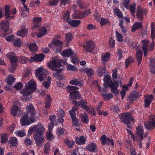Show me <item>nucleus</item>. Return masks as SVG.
<instances>
[{"label": "nucleus", "mask_w": 155, "mask_h": 155, "mask_svg": "<svg viewBox=\"0 0 155 155\" xmlns=\"http://www.w3.org/2000/svg\"><path fill=\"white\" fill-rule=\"evenodd\" d=\"M104 84H108L109 87L111 89L112 93L115 94H117L118 93L117 87L120 84L122 85V83L120 79H118L112 82L111 78L109 75H105L104 78Z\"/></svg>", "instance_id": "f257e3e1"}, {"label": "nucleus", "mask_w": 155, "mask_h": 155, "mask_svg": "<svg viewBox=\"0 0 155 155\" xmlns=\"http://www.w3.org/2000/svg\"><path fill=\"white\" fill-rule=\"evenodd\" d=\"M119 116L121 121L124 124H126L128 128H131L132 125L130 124V120L134 123L135 121V120L130 114L128 113H121L119 115Z\"/></svg>", "instance_id": "f03ea898"}, {"label": "nucleus", "mask_w": 155, "mask_h": 155, "mask_svg": "<svg viewBox=\"0 0 155 155\" xmlns=\"http://www.w3.org/2000/svg\"><path fill=\"white\" fill-rule=\"evenodd\" d=\"M136 137H135V141H136L139 145L140 148L142 147L141 142L143 138V134L144 131L143 127L140 125H138L136 129Z\"/></svg>", "instance_id": "7ed1b4c3"}, {"label": "nucleus", "mask_w": 155, "mask_h": 155, "mask_svg": "<svg viewBox=\"0 0 155 155\" xmlns=\"http://www.w3.org/2000/svg\"><path fill=\"white\" fill-rule=\"evenodd\" d=\"M77 87L68 86V91L70 93L69 97L72 99H81V95L80 93L75 90L78 89Z\"/></svg>", "instance_id": "20e7f679"}, {"label": "nucleus", "mask_w": 155, "mask_h": 155, "mask_svg": "<svg viewBox=\"0 0 155 155\" xmlns=\"http://www.w3.org/2000/svg\"><path fill=\"white\" fill-rule=\"evenodd\" d=\"M35 71V76L40 81L44 80V79L46 78V76L49 73L47 70H45L42 67L36 69Z\"/></svg>", "instance_id": "39448f33"}, {"label": "nucleus", "mask_w": 155, "mask_h": 155, "mask_svg": "<svg viewBox=\"0 0 155 155\" xmlns=\"http://www.w3.org/2000/svg\"><path fill=\"white\" fill-rule=\"evenodd\" d=\"M149 118L151 120L147 122H144V124L147 129L149 130H151L155 128V115H150Z\"/></svg>", "instance_id": "423d86ee"}, {"label": "nucleus", "mask_w": 155, "mask_h": 155, "mask_svg": "<svg viewBox=\"0 0 155 155\" xmlns=\"http://www.w3.org/2000/svg\"><path fill=\"white\" fill-rule=\"evenodd\" d=\"M62 62V60L53 59L48 64V66L53 71H56V70L58 69L56 68L60 67L61 66V63Z\"/></svg>", "instance_id": "0eeeda50"}, {"label": "nucleus", "mask_w": 155, "mask_h": 155, "mask_svg": "<svg viewBox=\"0 0 155 155\" xmlns=\"http://www.w3.org/2000/svg\"><path fill=\"white\" fill-rule=\"evenodd\" d=\"M95 45V42L93 41L89 40L86 42V46L83 45L84 48L86 47L85 51L86 52H91L94 49Z\"/></svg>", "instance_id": "6e6552de"}, {"label": "nucleus", "mask_w": 155, "mask_h": 155, "mask_svg": "<svg viewBox=\"0 0 155 155\" xmlns=\"http://www.w3.org/2000/svg\"><path fill=\"white\" fill-rule=\"evenodd\" d=\"M33 137L37 146L40 147L42 146V143L44 142V139L42 135H39L37 133L33 135Z\"/></svg>", "instance_id": "1a4fd4ad"}, {"label": "nucleus", "mask_w": 155, "mask_h": 155, "mask_svg": "<svg viewBox=\"0 0 155 155\" xmlns=\"http://www.w3.org/2000/svg\"><path fill=\"white\" fill-rule=\"evenodd\" d=\"M21 93L23 95L22 98L23 100H25V101H29V98L28 97H25V96H28L33 92L28 88L27 87H25L22 90L20 91Z\"/></svg>", "instance_id": "9d476101"}, {"label": "nucleus", "mask_w": 155, "mask_h": 155, "mask_svg": "<svg viewBox=\"0 0 155 155\" xmlns=\"http://www.w3.org/2000/svg\"><path fill=\"white\" fill-rule=\"evenodd\" d=\"M44 54H37L34 56L33 57H31L29 61L31 63L35 61L41 62L44 59Z\"/></svg>", "instance_id": "9b49d317"}, {"label": "nucleus", "mask_w": 155, "mask_h": 155, "mask_svg": "<svg viewBox=\"0 0 155 155\" xmlns=\"http://www.w3.org/2000/svg\"><path fill=\"white\" fill-rule=\"evenodd\" d=\"M36 84L34 80H31L26 84L25 87H27L28 88L33 92L36 89Z\"/></svg>", "instance_id": "f8f14e48"}, {"label": "nucleus", "mask_w": 155, "mask_h": 155, "mask_svg": "<svg viewBox=\"0 0 155 155\" xmlns=\"http://www.w3.org/2000/svg\"><path fill=\"white\" fill-rule=\"evenodd\" d=\"M63 68H60L58 70H56L57 72L53 74L54 77L59 80L64 79L65 78V76L59 74L63 71Z\"/></svg>", "instance_id": "ddd939ff"}, {"label": "nucleus", "mask_w": 155, "mask_h": 155, "mask_svg": "<svg viewBox=\"0 0 155 155\" xmlns=\"http://www.w3.org/2000/svg\"><path fill=\"white\" fill-rule=\"evenodd\" d=\"M19 111L20 114H22V111L18 108V106L16 105H13L12 108L10 111L11 114L14 116H15L17 115V112Z\"/></svg>", "instance_id": "4468645a"}, {"label": "nucleus", "mask_w": 155, "mask_h": 155, "mask_svg": "<svg viewBox=\"0 0 155 155\" xmlns=\"http://www.w3.org/2000/svg\"><path fill=\"white\" fill-rule=\"evenodd\" d=\"M73 103H75V105L73 106L72 109L69 111V113L71 118L76 116L75 111L78 110V102L76 101H72Z\"/></svg>", "instance_id": "2eb2a0df"}, {"label": "nucleus", "mask_w": 155, "mask_h": 155, "mask_svg": "<svg viewBox=\"0 0 155 155\" xmlns=\"http://www.w3.org/2000/svg\"><path fill=\"white\" fill-rule=\"evenodd\" d=\"M1 26L2 28L5 31V34L8 35L7 31L9 28V22L8 21H3L1 23Z\"/></svg>", "instance_id": "dca6fc26"}, {"label": "nucleus", "mask_w": 155, "mask_h": 155, "mask_svg": "<svg viewBox=\"0 0 155 155\" xmlns=\"http://www.w3.org/2000/svg\"><path fill=\"white\" fill-rule=\"evenodd\" d=\"M143 10L140 6H138L137 9L136 14V18H139L141 21L143 20Z\"/></svg>", "instance_id": "f3484780"}, {"label": "nucleus", "mask_w": 155, "mask_h": 155, "mask_svg": "<svg viewBox=\"0 0 155 155\" xmlns=\"http://www.w3.org/2000/svg\"><path fill=\"white\" fill-rule=\"evenodd\" d=\"M10 6L9 5H6L5 8V14L6 16V19L10 20L12 19L14 16H10L12 14V12L10 11Z\"/></svg>", "instance_id": "a211bd4d"}, {"label": "nucleus", "mask_w": 155, "mask_h": 155, "mask_svg": "<svg viewBox=\"0 0 155 155\" xmlns=\"http://www.w3.org/2000/svg\"><path fill=\"white\" fill-rule=\"evenodd\" d=\"M138 96V93L135 92L131 93L127 97V101L130 103L132 101L136 100Z\"/></svg>", "instance_id": "6ab92c4d"}, {"label": "nucleus", "mask_w": 155, "mask_h": 155, "mask_svg": "<svg viewBox=\"0 0 155 155\" xmlns=\"http://www.w3.org/2000/svg\"><path fill=\"white\" fill-rule=\"evenodd\" d=\"M21 123L23 126H26L31 124L28 120V116L27 115H25L22 117L21 120Z\"/></svg>", "instance_id": "aec40b11"}, {"label": "nucleus", "mask_w": 155, "mask_h": 155, "mask_svg": "<svg viewBox=\"0 0 155 155\" xmlns=\"http://www.w3.org/2000/svg\"><path fill=\"white\" fill-rule=\"evenodd\" d=\"M86 149L87 150L94 152L96 150H97V147L96 144L94 143H91L88 145L86 147Z\"/></svg>", "instance_id": "412c9836"}, {"label": "nucleus", "mask_w": 155, "mask_h": 155, "mask_svg": "<svg viewBox=\"0 0 155 155\" xmlns=\"http://www.w3.org/2000/svg\"><path fill=\"white\" fill-rule=\"evenodd\" d=\"M143 54V52L141 50L138 51L136 54V60L137 61L138 66L140 65L142 61Z\"/></svg>", "instance_id": "4be33fe9"}, {"label": "nucleus", "mask_w": 155, "mask_h": 155, "mask_svg": "<svg viewBox=\"0 0 155 155\" xmlns=\"http://www.w3.org/2000/svg\"><path fill=\"white\" fill-rule=\"evenodd\" d=\"M73 54L71 49H66L62 52V55L64 57L68 58L73 56Z\"/></svg>", "instance_id": "5701e85b"}, {"label": "nucleus", "mask_w": 155, "mask_h": 155, "mask_svg": "<svg viewBox=\"0 0 155 155\" xmlns=\"http://www.w3.org/2000/svg\"><path fill=\"white\" fill-rule=\"evenodd\" d=\"M75 142L78 144L81 145L85 143V140L83 136H81L79 138L76 137Z\"/></svg>", "instance_id": "b1692460"}, {"label": "nucleus", "mask_w": 155, "mask_h": 155, "mask_svg": "<svg viewBox=\"0 0 155 155\" xmlns=\"http://www.w3.org/2000/svg\"><path fill=\"white\" fill-rule=\"evenodd\" d=\"M142 28V26L141 23L136 22L133 25L131 30L132 32H134L137 29Z\"/></svg>", "instance_id": "393cba45"}, {"label": "nucleus", "mask_w": 155, "mask_h": 155, "mask_svg": "<svg viewBox=\"0 0 155 155\" xmlns=\"http://www.w3.org/2000/svg\"><path fill=\"white\" fill-rule=\"evenodd\" d=\"M81 21L80 20H71L69 21L68 24L70 25L72 27H76L80 24Z\"/></svg>", "instance_id": "a878e982"}, {"label": "nucleus", "mask_w": 155, "mask_h": 155, "mask_svg": "<svg viewBox=\"0 0 155 155\" xmlns=\"http://www.w3.org/2000/svg\"><path fill=\"white\" fill-rule=\"evenodd\" d=\"M37 131L35 133H37L39 135H42L44 133V128L40 124H38Z\"/></svg>", "instance_id": "bb28decb"}, {"label": "nucleus", "mask_w": 155, "mask_h": 155, "mask_svg": "<svg viewBox=\"0 0 155 155\" xmlns=\"http://www.w3.org/2000/svg\"><path fill=\"white\" fill-rule=\"evenodd\" d=\"M27 30L24 28L18 31L17 33V35L18 36L24 37L27 35Z\"/></svg>", "instance_id": "cd10ccee"}, {"label": "nucleus", "mask_w": 155, "mask_h": 155, "mask_svg": "<svg viewBox=\"0 0 155 155\" xmlns=\"http://www.w3.org/2000/svg\"><path fill=\"white\" fill-rule=\"evenodd\" d=\"M143 45L142 48L143 50H148L150 42L147 40L143 39L142 41Z\"/></svg>", "instance_id": "c85d7f7f"}, {"label": "nucleus", "mask_w": 155, "mask_h": 155, "mask_svg": "<svg viewBox=\"0 0 155 155\" xmlns=\"http://www.w3.org/2000/svg\"><path fill=\"white\" fill-rule=\"evenodd\" d=\"M150 66L151 67V72L152 73L155 72V59L152 58L150 60Z\"/></svg>", "instance_id": "c756f323"}, {"label": "nucleus", "mask_w": 155, "mask_h": 155, "mask_svg": "<svg viewBox=\"0 0 155 155\" xmlns=\"http://www.w3.org/2000/svg\"><path fill=\"white\" fill-rule=\"evenodd\" d=\"M27 113L30 114L31 115H35L36 112L34 110V107L32 104H29L27 107Z\"/></svg>", "instance_id": "7c9ffc66"}, {"label": "nucleus", "mask_w": 155, "mask_h": 155, "mask_svg": "<svg viewBox=\"0 0 155 155\" xmlns=\"http://www.w3.org/2000/svg\"><path fill=\"white\" fill-rule=\"evenodd\" d=\"M46 100L45 101V107L46 108H49L51 106V97L50 95L47 94L45 98Z\"/></svg>", "instance_id": "2f4dec72"}, {"label": "nucleus", "mask_w": 155, "mask_h": 155, "mask_svg": "<svg viewBox=\"0 0 155 155\" xmlns=\"http://www.w3.org/2000/svg\"><path fill=\"white\" fill-rule=\"evenodd\" d=\"M8 142L9 144L14 147L17 146L18 144L17 139L15 137H10Z\"/></svg>", "instance_id": "473e14b6"}, {"label": "nucleus", "mask_w": 155, "mask_h": 155, "mask_svg": "<svg viewBox=\"0 0 155 155\" xmlns=\"http://www.w3.org/2000/svg\"><path fill=\"white\" fill-rule=\"evenodd\" d=\"M39 31L38 34H37L38 38H40L44 36L45 34L47 33V31L45 28L43 27L40 29Z\"/></svg>", "instance_id": "72a5a7b5"}, {"label": "nucleus", "mask_w": 155, "mask_h": 155, "mask_svg": "<svg viewBox=\"0 0 155 155\" xmlns=\"http://www.w3.org/2000/svg\"><path fill=\"white\" fill-rule=\"evenodd\" d=\"M110 56V54L108 53H106L105 54H103L102 56V64H105L104 62L107 61L109 59Z\"/></svg>", "instance_id": "f704fd0d"}, {"label": "nucleus", "mask_w": 155, "mask_h": 155, "mask_svg": "<svg viewBox=\"0 0 155 155\" xmlns=\"http://www.w3.org/2000/svg\"><path fill=\"white\" fill-rule=\"evenodd\" d=\"M106 71V69L105 67L103 66H100L98 69L97 71V74L98 76L101 77L104 75Z\"/></svg>", "instance_id": "c9c22d12"}, {"label": "nucleus", "mask_w": 155, "mask_h": 155, "mask_svg": "<svg viewBox=\"0 0 155 155\" xmlns=\"http://www.w3.org/2000/svg\"><path fill=\"white\" fill-rule=\"evenodd\" d=\"M70 83L72 84L75 85L81 86L82 84L81 81H80L78 79H74L71 81Z\"/></svg>", "instance_id": "e433bc0d"}, {"label": "nucleus", "mask_w": 155, "mask_h": 155, "mask_svg": "<svg viewBox=\"0 0 155 155\" xmlns=\"http://www.w3.org/2000/svg\"><path fill=\"white\" fill-rule=\"evenodd\" d=\"M87 103L86 101H85L84 100H81L80 104H79L78 106H81L82 108L84 109L85 110H87L88 109V107L87 106Z\"/></svg>", "instance_id": "4c0bfd02"}, {"label": "nucleus", "mask_w": 155, "mask_h": 155, "mask_svg": "<svg viewBox=\"0 0 155 155\" xmlns=\"http://www.w3.org/2000/svg\"><path fill=\"white\" fill-rule=\"evenodd\" d=\"M15 78L13 76H10L6 77L5 80L8 84L12 85L13 82L15 81Z\"/></svg>", "instance_id": "58836bf2"}, {"label": "nucleus", "mask_w": 155, "mask_h": 155, "mask_svg": "<svg viewBox=\"0 0 155 155\" xmlns=\"http://www.w3.org/2000/svg\"><path fill=\"white\" fill-rule=\"evenodd\" d=\"M84 71L87 75L89 77H91L94 75V71L92 69H85Z\"/></svg>", "instance_id": "ea45409f"}, {"label": "nucleus", "mask_w": 155, "mask_h": 155, "mask_svg": "<svg viewBox=\"0 0 155 155\" xmlns=\"http://www.w3.org/2000/svg\"><path fill=\"white\" fill-rule=\"evenodd\" d=\"M18 57L19 61L21 64L26 63L28 61H29V59L27 58H25L23 56H20Z\"/></svg>", "instance_id": "a19ab883"}, {"label": "nucleus", "mask_w": 155, "mask_h": 155, "mask_svg": "<svg viewBox=\"0 0 155 155\" xmlns=\"http://www.w3.org/2000/svg\"><path fill=\"white\" fill-rule=\"evenodd\" d=\"M13 45L17 47H20L21 46V41L20 39L16 38L13 42Z\"/></svg>", "instance_id": "79ce46f5"}, {"label": "nucleus", "mask_w": 155, "mask_h": 155, "mask_svg": "<svg viewBox=\"0 0 155 155\" xmlns=\"http://www.w3.org/2000/svg\"><path fill=\"white\" fill-rule=\"evenodd\" d=\"M116 35L118 41L121 42L123 41V37L122 34H120L117 31H115Z\"/></svg>", "instance_id": "37998d69"}, {"label": "nucleus", "mask_w": 155, "mask_h": 155, "mask_svg": "<svg viewBox=\"0 0 155 155\" xmlns=\"http://www.w3.org/2000/svg\"><path fill=\"white\" fill-rule=\"evenodd\" d=\"M70 13L69 11H67L64 14L63 16V19L64 20L68 23L69 21L71 20L70 19Z\"/></svg>", "instance_id": "c03bdc74"}, {"label": "nucleus", "mask_w": 155, "mask_h": 155, "mask_svg": "<svg viewBox=\"0 0 155 155\" xmlns=\"http://www.w3.org/2000/svg\"><path fill=\"white\" fill-rule=\"evenodd\" d=\"M134 60L131 57H130L128 58L126 60L125 62V66L126 68H127L129 64L131 63H134Z\"/></svg>", "instance_id": "a18cd8bd"}, {"label": "nucleus", "mask_w": 155, "mask_h": 155, "mask_svg": "<svg viewBox=\"0 0 155 155\" xmlns=\"http://www.w3.org/2000/svg\"><path fill=\"white\" fill-rule=\"evenodd\" d=\"M80 117L81 119L82 122L83 123L87 124L89 122V120L88 119V116L86 115H83V114H81Z\"/></svg>", "instance_id": "49530a36"}, {"label": "nucleus", "mask_w": 155, "mask_h": 155, "mask_svg": "<svg viewBox=\"0 0 155 155\" xmlns=\"http://www.w3.org/2000/svg\"><path fill=\"white\" fill-rule=\"evenodd\" d=\"M114 14L116 15L117 17L120 18H121L123 17V16L121 14L120 10L117 8H115L114 9Z\"/></svg>", "instance_id": "de8ad7c7"}, {"label": "nucleus", "mask_w": 155, "mask_h": 155, "mask_svg": "<svg viewBox=\"0 0 155 155\" xmlns=\"http://www.w3.org/2000/svg\"><path fill=\"white\" fill-rule=\"evenodd\" d=\"M28 47L29 50L32 52L36 51L38 50V47L35 43L30 45Z\"/></svg>", "instance_id": "09e8293b"}, {"label": "nucleus", "mask_w": 155, "mask_h": 155, "mask_svg": "<svg viewBox=\"0 0 155 155\" xmlns=\"http://www.w3.org/2000/svg\"><path fill=\"white\" fill-rule=\"evenodd\" d=\"M38 125H34L33 127L30 128L29 129L28 133L30 134H31L32 133L37 131Z\"/></svg>", "instance_id": "8fccbe9b"}, {"label": "nucleus", "mask_w": 155, "mask_h": 155, "mask_svg": "<svg viewBox=\"0 0 155 155\" xmlns=\"http://www.w3.org/2000/svg\"><path fill=\"white\" fill-rule=\"evenodd\" d=\"M135 6L136 5H130V11L131 12V15L133 17H135Z\"/></svg>", "instance_id": "3c124183"}, {"label": "nucleus", "mask_w": 155, "mask_h": 155, "mask_svg": "<svg viewBox=\"0 0 155 155\" xmlns=\"http://www.w3.org/2000/svg\"><path fill=\"white\" fill-rule=\"evenodd\" d=\"M23 85L21 82H18L14 86V88L17 90H19L22 88Z\"/></svg>", "instance_id": "603ef678"}, {"label": "nucleus", "mask_w": 155, "mask_h": 155, "mask_svg": "<svg viewBox=\"0 0 155 155\" xmlns=\"http://www.w3.org/2000/svg\"><path fill=\"white\" fill-rule=\"evenodd\" d=\"M66 40L69 43L72 40V34L70 32H68L66 34Z\"/></svg>", "instance_id": "864d4df0"}, {"label": "nucleus", "mask_w": 155, "mask_h": 155, "mask_svg": "<svg viewBox=\"0 0 155 155\" xmlns=\"http://www.w3.org/2000/svg\"><path fill=\"white\" fill-rule=\"evenodd\" d=\"M10 60L12 64L14 63L15 64H16V62L18 61V58L16 56H12L10 57Z\"/></svg>", "instance_id": "5fc2aeb1"}, {"label": "nucleus", "mask_w": 155, "mask_h": 155, "mask_svg": "<svg viewBox=\"0 0 155 155\" xmlns=\"http://www.w3.org/2000/svg\"><path fill=\"white\" fill-rule=\"evenodd\" d=\"M145 100H147L149 101L151 103L152 101L154 98V96L152 95H149L148 94H146L145 95Z\"/></svg>", "instance_id": "6e6d98bb"}, {"label": "nucleus", "mask_w": 155, "mask_h": 155, "mask_svg": "<svg viewBox=\"0 0 155 155\" xmlns=\"http://www.w3.org/2000/svg\"><path fill=\"white\" fill-rule=\"evenodd\" d=\"M42 20V18L41 17H36L33 18V24L38 25L39 24V23L41 22Z\"/></svg>", "instance_id": "4d7b16f0"}, {"label": "nucleus", "mask_w": 155, "mask_h": 155, "mask_svg": "<svg viewBox=\"0 0 155 155\" xmlns=\"http://www.w3.org/2000/svg\"><path fill=\"white\" fill-rule=\"evenodd\" d=\"M123 5L127 9L129 8L130 0H123Z\"/></svg>", "instance_id": "13d9d810"}, {"label": "nucleus", "mask_w": 155, "mask_h": 155, "mask_svg": "<svg viewBox=\"0 0 155 155\" xmlns=\"http://www.w3.org/2000/svg\"><path fill=\"white\" fill-rule=\"evenodd\" d=\"M44 153L45 154L49 153L50 150V146L49 144L45 145L44 147Z\"/></svg>", "instance_id": "bf43d9fd"}, {"label": "nucleus", "mask_w": 155, "mask_h": 155, "mask_svg": "<svg viewBox=\"0 0 155 155\" xmlns=\"http://www.w3.org/2000/svg\"><path fill=\"white\" fill-rule=\"evenodd\" d=\"M15 134L17 136L21 137H23L26 135V134L24 132V130H20L17 131L15 132Z\"/></svg>", "instance_id": "052dcab7"}, {"label": "nucleus", "mask_w": 155, "mask_h": 155, "mask_svg": "<svg viewBox=\"0 0 155 155\" xmlns=\"http://www.w3.org/2000/svg\"><path fill=\"white\" fill-rule=\"evenodd\" d=\"M59 0H52L49 1V5L51 6L56 5L58 3Z\"/></svg>", "instance_id": "680f3d73"}, {"label": "nucleus", "mask_w": 155, "mask_h": 155, "mask_svg": "<svg viewBox=\"0 0 155 155\" xmlns=\"http://www.w3.org/2000/svg\"><path fill=\"white\" fill-rule=\"evenodd\" d=\"M102 95L104 98H106L108 100L110 99L113 97V94L111 93H110L107 95L103 94H102Z\"/></svg>", "instance_id": "e2e57ef3"}, {"label": "nucleus", "mask_w": 155, "mask_h": 155, "mask_svg": "<svg viewBox=\"0 0 155 155\" xmlns=\"http://www.w3.org/2000/svg\"><path fill=\"white\" fill-rule=\"evenodd\" d=\"M102 144L103 145H105L107 143V137L105 135H103L101 137Z\"/></svg>", "instance_id": "0e129e2a"}, {"label": "nucleus", "mask_w": 155, "mask_h": 155, "mask_svg": "<svg viewBox=\"0 0 155 155\" xmlns=\"http://www.w3.org/2000/svg\"><path fill=\"white\" fill-rule=\"evenodd\" d=\"M72 122L77 127L78 126L79 124L78 123V120L76 116L71 118Z\"/></svg>", "instance_id": "69168bd1"}, {"label": "nucleus", "mask_w": 155, "mask_h": 155, "mask_svg": "<svg viewBox=\"0 0 155 155\" xmlns=\"http://www.w3.org/2000/svg\"><path fill=\"white\" fill-rule=\"evenodd\" d=\"M52 43L54 45L56 46H58L62 44L63 43L60 41L57 40V39H54L52 41Z\"/></svg>", "instance_id": "338daca9"}, {"label": "nucleus", "mask_w": 155, "mask_h": 155, "mask_svg": "<svg viewBox=\"0 0 155 155\" xmlns=\"http://www.w3.org/2000/svg\"><path fill=\"white\" fill-rule=\"evenodd\" d=\"M24 143L25 145L28 146L31 145L32 144V141L30 138H27L24 140Z\"/></svg>", "instance_id": "774afa93"}]
</instances>
